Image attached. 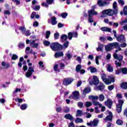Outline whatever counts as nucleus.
<instances>
[{"instance_id":"nucleus-33","label":"nucleus","mask_w":127,"mask_h":127,"mask_svg":"<svg viewBox=\"0 0 127 127\" xmlns=\"http://www.w3.org/2000/svg\"><path fill=\"white\" fill-rule=\"evenodd\" d=\"M112 45L113 46V48H118L120 47V44L118 42L113 43H112Z\"/></svg>"},{"instance_id":"nucleus-38","label":"nucleus","mask_w":127,"mask_h":127,"mask_svg":"<svg viewBox=\"0 0 127 127\" xmlns=\"http://www.w3.org/2000/svg\"><path fill=\"white\" fill-rule=\"evenodd\" d=\"M121 72L123 74H127V67H123L121 68Z\"/></svg>"},{"instance_id":"nucleus-59","label":"nucleus","mask_w":127,"mask_h":127,"mask_svg":"<svg viewBox=\"0 0 127 127\" xmlns=\"http://www.w3.org/2000/svg\"><path fill=\"white\" fill-rule=\"evenodd\" d=\"M54 38H55V39H58V38H59V33H55Z\"/></svg>"},{"instance_id":"nucleus-40","label":"nucleus","mask_w":127,"mask_h":127,"mask_svg":"<svg viewBox=\"0 0 127 127\" xmlns=\"http://www.w3.org/2000/svg\"><path fill=\"white\" fill-rule=\"evenodd\" d=\"M88 21L90 23H92V22H94V20L93 19V16L91 15H88Z\"/></svg>"},{"instance_id":"nucleus-48","label":"nucleus","mask_w":127,"mask_h":127,"mask_svg":"<svg viewBox=\"0 0 127 127\" xmlns=\"http://www.w3.org/2000/svg\"><path fill=\"white\" fill-rule=\"evenodd\" d=\"M113 7L114 10H116V9H118V8H117L118 4H117V2L116 1H115L113 3Z\"/></svg>"},{"instance_id":"nucleus-56","label":"nucleus","mask_w":127,"mask_h":127,"mask_svg":"<svg viewBox=\"0 0 127 127\" xmlns=\"http://www.w3.org/2000/svg\"><path fill=\"white\" fill-rule=\"evenodd\" d=\"M25 35H26V36H29V35H30L31 33H30V31L29 30H27L24 33Z\"/></svg>"},{"instance_id":"nucleus-57","label":"nucleus","mask_w":127,"mask_h":127,"mask_svg":"<svg viewBox=\"0 0 127 127\" xmlns=\"http://www.w3.org/2000/svg\"><path fill=\"white\" fill-rule=\"evenodd\" d=\"M77 104L79 108H80V109H82V108H83L84 104L82 102H78Z\"/></svg>"},{"instance_id":"nucleus-36","label":"nucleus","mask_w":127,"mask_h":127,"mask_svg":"<svg viewBox=\"0 0 127 127\" xmlns=\"http://www.w3.org/2000/svg\"><path fill=\"white\" fill-rule=\"evenodd\" d=\"M84 105L86 108H89V107H91V106H92V103L90 101H87L85 102Z\"/></svg>"},{"instance_id":"nucleus-35","label":"nucleus","mask_w":127,"mask_h":127,"mask_svg":"<svg viewBox=\"0 0 127 127\" xmlns=\"http://www.w3.org/2000/svg\"><path fill=\"white\" fill-rule=\"evenodd\" d=\"M98 99L100 102H103L105 100V96L103 94H100L98 97Z\"/></svg>"},{"instance_id":"nucleus-63","label":"nucleus","mask_w":127,"mask_h":127,"mask_svg":"<svg viewBox=\"0 0 127 127\" xmlns=\"http://www.w3.org/2000/svg\"><path fill=\"white\" fill-rule=\"evenodd\" d=\"M42 5L43 6H44L45 7H48V6H49V5H48V4L46 2H43L42 3Z\"/></svg>"},{"instance_id":"nucleus-9","label":"nucleus","mask_w":127,"mask_h":127,"mask_svg":"<svg viewBox=\"0 0 127 127\" xmlns=\"http://www.w3.org/2000/svg\"><path fill=\"white\" fill-rule=\"evenodd\" d=\"M35 41H36V40H30V45L32 48H38V47L39 46V45L40 44V42L36 43Z\"/></svg>"},{"instance_id":"nucleus-11","label":"nucleus","mask_w":127,"mask_h":127,"mask_svg":"<svg viewBox=\"0 0 127 127\" xmlns=\"http://www.w3.org/2000/svg\"><path fill=\"white\" fill-rule=\"evenodd\" d=\"M105 115H109L104 119V121H112L113 120V113L110 111H107L105 113Z\"/></svg>"},{"instance_id":"nucleus-27","label":"nucleus","mask_w":127,"mask_h":127,"mask_svg":"<svg viewBox=\"0 0 127 127\" xmlns=\"http://www.w3.org/2000/svg\"><path fill=\"white\" fill-rule=\"evenodd\" d=\"M64 118L66 119L67 120H69L70 121H72L73 120V119H74L73 116H71L70 114H66L64 116Z\"/></svg>"},{"instance_id":"nucleus-39","label":"nucleus","mask_w":127,"mask_h":127,"mask_svg":"<svg viewBox=\"0 0 127 127\" xmlns=\"http://www.w3.org/2000/svg\"><path fill=\"white\" fill-rule=\"evenodd\" d=\"M82 114H83V112H82V111L77 110L76 112V117H81Z\"/></svg>"},{"instance_id":"nucleus-20","label":"nucleus","mask_w":127,"mask_h":127,"mask_svg":"<svg viewBox=\"0 0 127 127\" xmlns=\"http://www.w3.org/2000/svg\"><path fill=\"white\" fill-rule=\"evenodd\" d=\"M102 31H105L106 32H111L112 31V29L108 27H103L100 28Z\"/></svg>"},{"instance_id":"nucleus-54","label":"nucleus","mask_w":127,"mask_h":127,"mask_svg":"<svg viewBox=\"0 0 127 127\" xmlns=\"http://www.w3.org/2000/svg\"><path fill=\"white\" fill-rule=\"evenodd\" d=\"M48 4H52L54 2V0H46Z\"/></svg>"},{"instance_id":"nucleus-61","label":"nucleus","mask_w":127,"mask_h":127,"mask_svg":"<svg viewBox=\"0 0 127 127\" xmlns=\"http://www.w3.org/2000/svg\"><path fill=\"white\" fill-rule=\"evenodd\" d=\"M18 58V57L16 55H13L12 56V60H16Z\"/></svg>"},{"instance_id":"nucleus-44","label":"nucleus","mask_w":127,"mask_h":127,"mask_svg":"<svg viewBox=\"0 0 127 127\" xmlns=\"http://www.w3.org/2000/svg\"><path fill=\"white\" fill-rule=\"evenodd\" d=\"M58 64H56L54 67V71H56V72H60V69H58Z\"/></svg>"},{"instance_id":"nucleus-15","label":"nucleus","mask_w":127,"mask_h":127,"mask_svg":"<svg viewBox=\"0 0 127 127\" xmlns=\"http://www.w3.org/2000/svg\"><path fill=\"white\" fill-rule=\"evenodd\" d=\"M105 89V85L102 83H100L99 86L95 87L96 91H103Z\"/></svg>"},{"instance_id":"nucleus-43","label":"nucleus","mask_w":127,"mask_h":127,"mask_svg":"<svg viewBox=\"0 0 127 127\" xmlns=\"http://www.w3.org/2000/svg\"><path fill=\"white\" fill-rule=\"evenodd\" d=\"M116 124L119 126H122L124 124V122L122 120L119 119L116 121Z\"/></svg>"},{"instance_id":"nucleus-18","label":"nucleus","mask_w":127,"mask_h":127,"mask_svg":"<svg viewBox=\"0 0 127 127\" xmlns=\"http://www.w3.org/2000/svg\"><path fill=\"white\" fill-rule=\"evenodd\" d=\"M2 67L3 69H8L9 68L10 65L8 63H5L4 62H2L1 63Z\"/></svg>"},{"instance_id":"nucleus-21","label":"nucleus","mask_w":127,"mask_h":127,"mask_svg":"<svg viewBox=\"0 0 127 127\" xmlns=\"http://www.w3.org/2000/svg\"><path fill=\"white\" fill-rule=\"evenodd\" d=\"M88 99H89V100H91V101H97V100H98V99H99V96H94V95H90L89 96H88Z\"/></svg>"},{"instance_id":"nucleus-50","label":"nucleus","mask_w":127,"mask_h":127,"mask_svg":"<svg viewBox=\"0 0 127 127\" xmlns=\"http://www.w3.org/2000/svg\"><path fill=\"white\" fill-rule=\"evenodd\" d=\"M26 108H27V105L25 104H22L20 107L21 110H26Z\"/></svg>"},{"instance_id":"nucleus-23","label":"nucleus","mask_w":127,"mask_h":127,"mask_svg":"<svg viewBox=\"0 0 127 127\" xmlns=\"http://www.w3.org/2000/svg\"><path fill=\"white\" fill-rule=\"evenodd\" d=\"M64 54H63V52H56L55 54V58H58V57H62V56H64Z\"/></svg>"},{"instance_id":"nucleus-6","label":"nucleus","mask_w":127,"mask_h":127,"mask_svg":"<svg viewBox=\"0 0 127 127\" xmlns=\"http://www.w3.org/2000/svg\"><path fill=\"white\" fill-rule=\"evenodd\" d=\"M123 105H124V100H119L118 104L117 105V107H116V111L119 113L122 112V107H123Z\"/></svg>"},{"instance_id":"nucleus-26","label":"nucleus","mask_w":127,"mask_h":127,"mask_svg":"<svg viewBox=\"0 0 127 127\" xmlns=\"http://www.w3.org/2000/svg\"><path fill=\"white\" fill-rule=\"evenodd\" d=\"M51 23L52 25H55L57 24V21H56V17H52L51 18Z\"/></svg>"},{"instance_id":"nucleus-28","label":"nucleus","mask_w":127,"mask_h":127,"mask_svg":"<svg viewBox=\"0 0 127 127\" xmlns=\"http://www.w3.org/2000/svg\"><path fill=\"white\" fill-rule=\"evenodd\" d=\"M121 87L124 90H127V82H123L121 85Z\"/></svg>"},{"instance_id":"nucleus-19","label":"nucleus","mask_w":127,"mask_h":127,"mask_svg":"<svg viewBox=\"0 0 127 127\" xmlns=\"http://www.w3.org/2000/svg\"><path fill=\"white\" fill-rule=\"evenodd\" d=\"M112 49H114L113 43L108 45L105 47V50L106 51H110L112 50Z\"/></svg>"},{"instance_id":"nucleus-45","label":"nucleus","mask_w":127,"mask_h":127,"mask_svg":"<svg viewBox=\"0 0 127 127\" xmlns=\"http://www.w3.org/2000/svg\"><path fill=\"white\" fill-rule=\"evenodd\" d=\"M43 44L44 45H45V46H49V45H50V42L45 40L43 42Z\"/></svg>"},{"instance_id":"nucleus-17","label":"nucleus","mask_w":127,"mask_h":127,"mask_svg":"<svg viewBox=\"0 0 127 127\" xmlns=\"http://www.w3.org/2000/svg\"><path fill=\"white\" fill-rule=\"evenodd\" d=\"M105 105L107 106L109 109H111L112 105H113V101L111 99H108L105 102Z\"/></svg>"},{"instance_id":"nucleus-58","label":"nucleus","mask_w":127,"mask_h":127,"mask_svg":"<svg viewBox=\"0 0 127 127\" xmlns=\"http://www.w3.org/2000/svg\"><path fill=\"white\" fill-rule=\"evenodd\" d=\"M125 23H127V19H126L124 21H122L120 22V24H121V25H124Z\"/></svg>"},{"instance_id":"nucleus-31","label":"nucleus","mask_w":127,"mask_h":127,"mask_svg":"<svg viewBox=\"0 0 127 127\" xmlns=\"http://www.w3.org/2000/svg\"><path fill=\"white\" fill-rule=\"evenodd\" d=\"M93 106H99V107H102V104H100L99 102L93 101H92Z\"/></svg>"},{"instance_id":"nucleus-64","label":"nucleus","mask_w":127,"mask_h":127,"mask_svg":"<svg viewBox=\"0 0 127 127\" xmlns=\"http://www.w3.org/2000/svg\"><path fill=\"white\" fill-rule=\"evenodd\" d=\"M19 48H24V43H20L18 45Z\"/></svg>"},{"instance_id":"nucleus-55","label":"nucleus","mask_w":127,"mask_h":127,"mask_svg":"<svg viewBox=\"0 0 127 127\" xmlns=\"http://www.w3.org/2000/svg\"><path fill=\"white\" fill-rule=\"evenodd\" d=\"M124 13L125 15H127V6H125L124 7Z\"/></svg>"},{"instance_id":"nucleus-30","label":"nucleus","mask_w":127,"mask_h":127,"mask_svg":"<svg viewBox=\"0 0 127 127\" xmlns=\"http://www.w3.org/2000/svg\"><path fill=\"white\" fill-rule=\"evenodd\" d=\"M122 44H120V46L121 47V48H126V47L127 46V41L122 42Z\"/></svg>"},{"instance_id":"nucleus-1","label":"nucleus","mask_w":127,"mask_h":127,"mask_svg":"<svg viewBox=\"0 0 127 127\" xmlns=\"http://www.w3.org/2000/svg\"><path fill=\"white\" fill-rule=\"evenodd\" d=\"M122 48H119L118 50H116L115 51L116 53H115L113 54L114 58H115V59H117V60H119V62L117 61H115V65H116L117 68H118V67L119 66L121 67V66H122V64L121 63V62H122L123 59H124V57H123L122 55L117 54V53L119 52V51H122Z\"/></svg>"},{"instance_id":"nucleus-32","label":"nucleus","mask_w":127,"mask_h":127,"mask_svg":"<svg viewBox=\"0 0 127 127\" xmlns=\"http://www.w3.org/2000/svg\"><path fill=\"white\" fill-rule=\"evenodd\" d=\"M89 69L90 70V72L91 73H95V72H97V69L96 67H93L92 66H90L89 67Z\"/></svg>"},{"instance_id":"nucleus-16","label":"nucleus","mask_w":127,"mask_h":127,"mask_svg":"<svg viewBox=\"0 0 127 127\" xmlns=\"http://www.w3.org/2000/svg\"><path fill=\"white\" fill-rule=\"evenodd\" d=\"M88 15L93 16V15H97V14H98V12L95 11V9H91L88 11Z\"/></svg>"},{"instance_id":"nucleus-42","label":"nucleus","mask_w":127,"mask_h":127,"mask_svg":"<svg viewBox=\"0 0 127 127\" xmlns=\"http://www.w3.org/2000/svg\"><path fill=\"white\" fill-rule=\"evenodd\" d=\"M19 29L21 31L22 33H25V32L26 31L24 27H19Z\"/></svg>"},{"instance_id":"nucleus-52","label":"nucleus","mask_w":127,"mask_h":127,"mask_svg":"<svg viewBox=\"0 0 127 127\" xmlns=\"http://www.w3.org/2000/svg\"><path fill=\"white\" fill-rule=\"evenodd\" d=\"M50 31H47L46 34V38H47V39H48V38H49V36H50Z\"/></svg>"},{"instance_id":"nucleus-3","label":"nucleus","mask_w":127,"mask_h":127,"mask_svg":"<svg viewBox=\"0 0 127 127\" xmlns=\"http://www.w3.org/2000/svg\"><path fill=\"white\" fill-rule=\"evenodd\" d=\"M112 16L114 14H118V9L113 10L111 9H108L102 11L101 17H105V15Z\"/></svg>"},{"instance_id":"nucleus-46","label":"nucleus","mask_w":127,"mask_h":127,"mask_svg":"<svg viewBox=\"0 0 127 127\" xmlns=\"http://www.w3.org/2000/svg\"><path fill=\"white\" fill-rule=\"evenodd\" d=\"M101 57H102V56H97L96 57L95 62H96V64H97V65H99V59H100V58H101Z\"/></svg>"},{"instance_id":"nucleus-13","label":"nucleus","mask_w":127,"mask_h":127,"mask_svg":"<svg viewBox=\"0 0 127 127\" xmlns=\"http://www.w3.org/2000/svg\"><path fill=\"white\" fill-rule=\"evenodd\" d=\"M97 4L99 6H105V5H107L108 4V2L106 1H103L102 0H98L97 1Z\"/></svg>"},{"instance_id":"nucleus-22","label":"nucleus","mask_w":127,"mask_h":127,"mask_svg":"<svg viewBox=\"0 0 127 127\" xmlns=\"http://www.w3.org/2000/svg\"><path fill=\"white\" fill-rule=\"evenodd\" d=\"M107 70L108 72H113L114 71V67L110 64H107L106 65Z\"/></svg>"},{"instance_id":"nucleus-24","label":"nucleus","mask_w":127,"mask_h":127,"mask_svg":"<svg viewBox=\"0 0 127 127\" xmlns=\"http://www.w3.org/2000/svg\"><path fill=\"white\" fill-rule=\"evenodd\" d=\"M69 45V42H66L64 44L63 46L60 45V48L61 49H64L65 50L67 47H68V46Z\"/></svg>"},{"instance_id":"nucleus-8","label":"nucleus","mask_w":127,"mask_h":127,"mask_svg":"<svg viewBox=\"0 0 127 127\" xmlns=\"http://www.w3.org/2000/svg\"><path fill=\"white\" fill-rule=\"evenodd\" d=\"M51 48L53 51H58L59 49H61L60 44H58V43H51Z\"/></svg>"},{"instance_id":"nucleus-4","label":"nucleus","mask_w":127,"mask_h":127,"mask_svg":"<svg viewBox=\"0 0 127 127\" xmlns=\"http://www.w3.org/2000/svg\"><path fill=\"white\" fill-rule=\"evenodd\" d=\"M113 32L114 34L115 37L116 38L118 42H123L124 41H126V37H125V35L122 34V35H119V36H117V31H116V30H113Z\"/></svg>"},{"instance_id":"nucleus-5","label":"nucleus","mask_w":127,"mask_h":127,"mask_svg":"<svg viewBox=\"0 0 127 127\" xmlns=\"http://www.w3.org/2000/svg\"><path fill=\"white\" fill-rule=\"evenodd\" d=\"M89 82L90 85H98L99 84V78L96 75L93 77V80H92V78L90 77L89 79Z\"/></svg>"},{"instance_id":"nucleus-60","label":"nucleus","mask_w":127,"mask_h":127,"mask_svg":"<svg viewBox=\"0 0 127 127\" xmlns=\"http://www.w3.org/2000/svg\"><path fill=\"white\" fill-rule=\"evenodd\" d=\"M4 14H5V15H9V14H10V12L9 10H4Z\"/></svg>"},{"instance_id":"nucleus-53","label":"nucleus","mask_w":127,"mask_h":127,"mask_svg":"<svg viewBox=\"0 0 127 127\" xmlns=\"http://www.w3.org/2000/svg\"><path fill=\"white\" fill-rule=\"evenodd\" d=\"M67 15H68V14H67V13L64 12L61 14V16L62 17H63V18H66Z\"/></svg>"},{"instance_id":"nucleus-7","label":"nucleus","mask_w":127,"mask_h":127,"mask_svg":"<svg viewBox=\"0 0 127 127\" xmlns=\"http://www.w3.org/2000/svg\"><path fill=\"white\" fill-rule=\"evenodd\" d=\"M34 72H35V70H34L33 67L29 66L28 71L25 73L26 77H27V78H30L32 73H34Z\"/></svg>"},{"instance_id":"nucleus-12","label":"nucleus","mask_w":127,"mask_h":127,"mask_svg":"<svg viewBox=\"0 0 127 127\" xmlns=\"http://www.w3.org/2000/svg\"><path fill=\"white\" fill-rule=\"evenodd\" d=\"M73 82V80L71 78H64V79L63 84L65 86H68L70 85Z\"/></svg>"},{"instance_id":"nucleus-10","label":"nucleus","mask_w":127,"mask_h":127,"mask_svg":"<svg viewBox=\"0 0 127 127\" xmlns=\"http://www.w3.org/2000/svg\"><path fill=\"white\" fill-rule=\"evenodd\" d=\"M99 123V120L97 119H94L93 121L90 122V123H87V126L89 127H97L98 124Z\"/></svg>"},{"instance_id":"nucleus-25","label":"nucleus","mask_w":127,"mask_h":127,"mask_svg":"<svg viewBox=\"0 0 127 127\" xmlns=\"http://www.w3.org/2000/svg\"><path fill=\"white\" fill-rule=\"evenodd\" d=\"M91 92V88L86 87L83 90V95H86V94H88Z\"/></svg>"},{"instance_id":"nucleus-62","label":"nucleus","mask_w":127,"mask_h":127,"mask_svg":"<svg viewBox=\"0 0 127 127\" xmlns=\"http://www.w3.org/2000/svg\"><path fill=\"white\" fill-rule=\"evenodd\" d=\"M35 15H36V12H33L31 15V18H34V17H35Z\"/></svg>"},{"instance_id":"nucleus-47","label":"nucleus","mask_w":127,"mask_h":127,"mask_svg":"<svg viewBox=\"0 0 127 127\" xmlns=\"http://www.w3.org/2000/svg\"><path fill=\"white\" fill-rule=\"evenodd\" d=\"M81 68H82L81 64H78L76 67V71L77 72H80V70H81Z\"/></svg>"},{"instance_id":"nucleus-34","label":"nucleus","mask_w":127,"mask_h":127,"mask_svg":"<svg viewBox=\"0 0 127 127\" xmlns=\"http://www.w3.org/2000/svg\"><path fill=\"white\" fill-rule=\"evenodd\" d=\"M61 39L62 41H65V40H67L68 39V36L67 35L64 34L61 37Z\"/></svg>"},{"instance_id":"nucleus-14","label":"nucleus","mask_w":127,"mask_h":127,"mask_svg":"<svg viewBox=\"0 0 127 127\" xmlns=\"http://www.w3.org/2000/svg\"><path fill=\"white\" fill-rule=\"evenodd\" d=\"M73 94V97L70 96L69 98L71 99V98H72V99H73L74 100H76V99H78V98H79V96L80 95V94L79 93L78 91H74L72 93Z\"/></svg>"},{"instance_id":"nucleus-37","label":"nucleus","mask_w":127,"mask_h":127,"mask_svg":"<svg viewBox=\"0 0 127 127\" xmlns=\"http://www.w3.org/2000/svg\"><path fill=\"white\" fill-rule=\"evenodd\" d=\"M103 45L99 44L98 47L96 49L97 51H102L103 50Z\"/></svg>"},{"instance_id":"nucleus-51","label":"nucleus","mask_w":127,"mask_h":127,"mask_svg":"<svg viewBox=\"0 0 127 127\" xmlns=\"http://www.w3.org/2000/svg\"><path fill=\"white\" fill-rule=\"evenodd\" d=\"M72 37H73V34H72V33H71V32L68 33V39H69V40H71V39H72Z\"/></svg>"},{"instance_id":"nucleus-49","label":"nucleus","mask_w":127,"mask_h":127,"mask_svg":"<svg viewBox=\"0 0 127 127\" xmlns=\"http://www.w3.org/2000/svg\"><path fill=\"white\" fill-rule=\"evenodd\" d=\"M64 113H69L70 112V108L68 107H65L64 109Z\"/></svg>"},{"instance_id":"nucleus-2","label":"nucleus","mask_w":127,"mask_h":127,"mask_svg":"<svg viewBox=\"0 0 127 127\" xmlns=\"http://www.w3.org/2000/svg\"><path fill=\"white\" fill-rule=\"evenodd\" d=\"M101 78L106 85H110V84L115 82V78H114L113 75H110L108 77L109 78H107L106 74H101Z\"/></svg>"},{"instance_id":"nucleus-29","label":"nucleus","mask_w":127,"mask_h":127,"mask_svg":"<svg viewBox=\"0 0 127 127\" xmlns=\"http://www.w3.org/2000/svg\"><path fill=\"white\" fill-rule=\"evenodd\" d=\"M105 23L108 24L109 25L112 26L113 25V22H111L109 21V19L105 18L104 20Z\"/></svg>"},{"instance_id":"nucleus-41","label":"nucleus","mask_w":127,"mask_h":127,"mask_svg":"<svg viewBox=\"0 0 127 127\" xmlns=\"http://www.w3.org/2000/svg\"><path fill=\"white\" fill-rule=\"evenodd\" d=\"M75 123H76V124L83 123V119L81 118H76L75 120Z\"/></svg>"}]
</instances>
